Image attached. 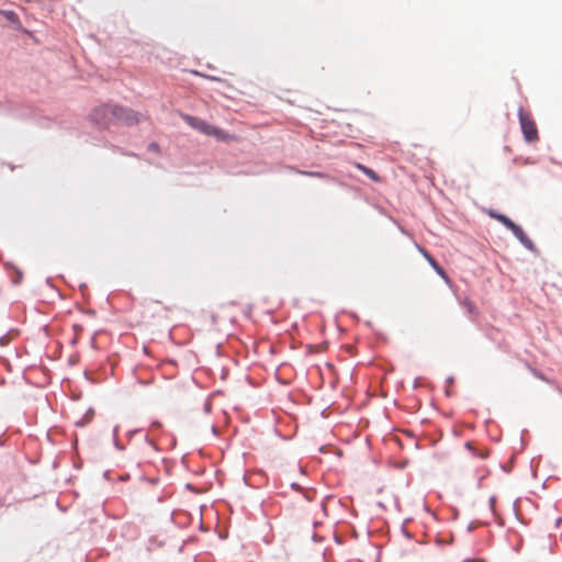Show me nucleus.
<instances>
[{
  "mask_svg": "<svg viewBox=\"0 0 562 562\" xmlns=\"http://www.w3.org/2000/svg\"><path fill=\"white\" fill-rule=\"evenodd\" d=\"M123 116V108L112 104L95 106L89 114L90 121L94 124L106 127Z\"/></svg>",
  "mask_w": 562,
  "mask_h": 562,
  "instance_id": "nucleus-1",
  "label": "nucleus"
},
{
  "mask_svg": "<svg viewBox=\"0 0 562 562\" xmlns=\"http://www.w3.org/2000/svg\"><path fill=\"white\" fill-rule=\"evenodd\" d=\"M116 122H124L126 124H134L138 122V114L132 110L123 108V116L116 119Z\"/></svg>",
  "mask_w": 562,
  "mask_h": 562,
  "instance_id": "nucleus-6",
  "label": "nucleus"
},
{
  "mask_svg": "<svg viewBox=\"0 0 562 562\" xmlns=\"http://www.w3.org/2000/svg\"><path fill=\"white\" fill-rule=\"evenodd\" d=\"M8 336H9L10 338L15 337V336H18V331H16V330H10V331H9V334H8Z\"/></svg>",
  "mask_w": 562,
  "mask_h": 562,
  "instance_id": "nucleus-16",
  "label": "nucleus"
},
{
  "mask_svg": "<svg viewBox=\"0 0 562 562\" xmlns=\"http://www.w3.org/2000/svg\"><path fill=\"white\" fill-rule=\"evenodd\" d=\"M512 233L515 235L517 239H520L526 234L519 225H516Z\"/></svg>",
  "mask_w": 562,
  "mask_h": 562,
  "instance_id": "nucleus-13",
  "label": "nucleus"
},
{
  "mask_svg": "<svg viewBox=\"0 0 562 562\" xmlns=\"http://www.w3.org/2000/svg\"><path fill=\"white\" fill-rule=\"evenodd\" d=\"M463 562H486V561L482 558H473V559H467Z\"/></svg>",
  "mask_w": 562,
  "mask_h": 562,
  "instance_id": "nucleus-15",
  "label": "nucleus"
},
{
  "mask_svg": "<svg viewBox=\"0 0 562 562\" xmlns=\"http://www.w3.org/2000/svg\"><path fill=\"white\" fill-rule=\"evenodd\" d=\"M183 120L192 128H194L207 136H213L220 140H225V139L229 138V135L225 131L209 124L206 121H204L200 117L186 114V115H183Z\"/></svg>",
  "mask_w": 562,
  "mask_h": 562,
  "instance_id": "nucleus-2",
  "label": "nucleus"
},
{
  "mask_svg": "<svg viewBox=\"0 0 562 562\" xmlns=\"http://www.w3.org/2000/svg\"><path fill=\"white\" fill-rule=\"evenodd\" d=\"M525 247H527L528 249H532L533 248V243L532 240L525 234L524 237H521L520 239H518Z\"/></svg>",
  "mask_w": 562,
  "mask_h": 562,
  "instance_id": "nucleus-12",
  "label": "nucleus"
},
{
  "mask_svg": "<svg viewBox=\"0 0 562 562\" xmlns=\"http://www.w3.org/2000/svg\"><path fill=\"white\" fill-rule=\"evenodd\" d=\"M7 368H8V370H9V371H11V366H10V363H8V364H7Z\"/></svg>",
  "mask_w": 562,
  "mask_h": 562,
  "instance_id": "nucleus-17",
  "label": "nucleus"
},
{
  "mask_svg": "<svg viewBox=\"0 0 562 562\" xmlns=\"http://www.w3.org/2000/svg\"><path fill=\"white\" fill-rule=\"evenodd\" d=\"M302 175L310 176V177H316V178H327V175L323 172H310V171H301Z\"/></svg>",
  "mask_w": 562,
  "mask_h": 562,
  "instance_id": "nucleus-14",
  "label": "nucleus"
},
{
  "mask_svg": "<svg viewBox=\"0 0 562 562\" xmlns=\"http://www.w3.org/2000/svg\"><path fill=\"white\" fill-rule=\"evenodd\" d=\"M5 268L8 272L10 273L11 281L14 285H18L21 283L23 273L21 270L15 269L14 267L10 265H5Z\"/></svg>",
  "mask_w": 562,
  "mask_h": 562,
  "instance_id": "nucleus-7",
  "label": "nucleus"
},
{
  "mask_svg": "<svg viewBox=\"0 0 562 562\" xmlns=\"http://www.w3.org/2000/svg\"><path fill=\"white\" fill-rule=\"evenodd\" d=\"M2 15L12 24H19L18 16L13 11H2Z\"/></svg>",
  "mask_w": 562,
  "mask_h": 562,
  "instance_id": "nucleus-11",
  "label": "nucleus"
},
{
  "mask_svg": "<svg viewBox=\"0 0 562 562\" xmlns=\"http://www.w3.org/2000/svg\"><path fill=\"white\" fill-rule=\"evenodd\" d=\"M420 251L423 252L424 257L427 259V261L430 263V266L435 269V271L445 280L449 281V277L447 276L446 271L442 269L441 266L434 259L432 256H430L425 249L420 248Z\"/></svg>",
  "mask_w": 562,
  "mask_h": 562,
  "instance_id": "nucleus-4",
  "label": "nucleus"
},
{
  "mask_svg": "<svg viewBox=\"0 0 562 562\" xmlns=\"http://www.w3.org/2000/svg\"><path fill=\"white\" fill-rule=\"evenodd\" d=\"M356 167L359 170H361L366 176H368L370 179H372L373 181H375V182L381 181V178L378 176V173L375 171H373L372 169L366 167L364 165L356 164Z\"/></svg>",
  "mask_w": 562,
  "mask_h": 562,
  "instance_id": "nucleus-8",
  "label": "nucleus"
},
{
  "mask_svg": "<svg viewBox=\"0 0 562 562\" xmlns=\"http://www.w3.org/2000/svg\"><path fill=\"white\" fill-rule=\"evenodd\" d=\"M487 214L492 217L505 225L510 232L514 229V227L517 225L514 223L509 217H507L504 214H499L493 210H490Z\"/></svg>",
  "mask_w": 562,
  "mask_h": 562,
  "instance_id": "nucleus-5",
  "label": "nucleus"
},
{
  "mask_svg": "<svg viewBox=\"0 0 562 562\" xmlns=\"http://www.w3.org/2000/svg\"><path fill=\"white\" fill-rule=\"evenodd\" d=\"M461 304L465 307V310L468 311V313L472 316H475L477 315V308L475 306V304L469 300L468 297H465Z\"/></svg>",
  "mask_w": 562,
  "mask_h": 562,
  "instance_id": "nucleus-9",
  "label": "nucleus"
},
{
  "mask_svg": "<svg viewBox=\"0 0 562 562\" xmlns=\"http://www.w3.org/2000/svg\"><path fill=\"white\" fill-rule=\"evenodd\" d=\"M518 116L525 139L529 143L538 140V130L530 113H527L522 109H519Z\"/></svg>",
  "mask_w": 562,
  "mask_h": 562,
  "instance_id": "nucleus-3",
  "label": "nucleus"
},
{
  "mask_svg": "<svg viewBox=\"0 0 562 562\" xmlns=\"http://www.w3.org/2000/svg\"><path fill=\"white\" fill-rule=\"evenodd\" d=\"M465 448L468 450H470L473 454L482 458V459H485L487 456H488V451L487 450H480L477 451L476 448L474 447L473 442L469 441L465 443Z\"/></svg>",
  "mask_w": 562,
  "mask_h": 562,
  "instance_id": "nucleus-10",
  "label": "nucleus"
}]
</instances>
